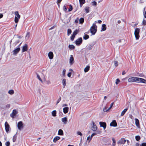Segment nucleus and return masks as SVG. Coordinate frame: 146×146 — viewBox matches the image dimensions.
Returning <instances> with one entry per match:
<instances>
[{"label":"nucleus","instance_id":"obj_1","mask_svg":"<svg viewBox=\"0 0 146 146\" xmlns=\"http://www.w3.org/2000/svg\"><path fill=\"white\" fill-rule=\"evenodd\" d=\"M128 81L129 82H140L146 84V80L144 79L136 77L130 78L128 79Z\"/></svg>","mask_w":146,"mask_h":146},{"label":"nucleus","instance_id":"obj_2","mask_svg":"<svg viewBox=\"0 0 146 146\" xmlns=\"http://www.w3.org/2000/svg\"><path fill=\"white\" fill-rule=\"evenodd\" d=\"M96 27H97L95 23L93 24L92 26L90 28V32L92 35H94L96 32L97 29H96Z\"/></svg>","mask_w":146,"mask_h":146},{"label":"nucleus","instance_id":"obj_3","mask_svg":"<svg viewBox=\"0 0 146 146\" xmlns=\"http://www.w3.org/2000/svg\"><path fill=\"white\" fill-rule=\"evenodd\" d=\"M140 32V29L138 28H137L135 29L134 32V35L136 40L139 39L140 36L139 33Z\"/></svg>","mask_w":146,"mask_h":146},{"label":"nucleus","instance_id":"obj_4","mask_svg":"<svg viewBox=\"0 0 146 146\" xmlns=\"http://www.w3.org/2000/svg\"><path fill=\"white\" fill-rule=\"evenodd\" d=\"M96 41H94L89 44L86 46V50H91L92 49L94 46L96 44Z\"/></svg>","mask_w":146,"mask_h":146},{"label":"nucleus","instance_id":"obj_5","mask_svg":"<svg viewBox=\"0 0 146 146\" xmlns=\"http://www.w3.org/2000/svg\"><path fill=\"white\" fill-rule=\"evenodd\" d=\"M82 39L81 37L75 41V43L77 45H80L82 43Z\"/></svg>","mask_w":146,"mask_h":146},{"label":"nucleus","instance_id":"obj_6","mask_svg":"<svg viewBox=\"0 0 146 146\" xmlns=\"http://www.w3.org/2000/svg\"><path fill=\"white\" fill-rule=\"evenodd\" d=\"M126 141V140L124 138H121L117 142V143L118 144H124Z\"/></svg>","mask_w":146,"mask_h":146},{"label":"nucleus","instance_id":"obj_7","mask_svg":"<svg viewBox=\"0 0 146 146\" xmlns=\"http://www.w3.org/2000/svg\"><path fill=\"white\" fill-rule=\"evenodd\" d=\"M23 123L22 121H19L18 123L17 127L18 129L21 130L23 128Z\"/></svg>","mask_w":146,"mask_h":146},{"label":"nucleus","instance_id":"obj_8","mask_svg":"<svg viewBox=\"0 0 146 146\" xmlns=\"http://www.w3.org/2000/svg\"><path fill=\"white\" fill-rule=\"evenodd\" d=\"M20 48L19 47H18L14 50L13 51L12 53L14 55H15L17 54L20 51Z\"/></svg>","mask_w":146,"mask_h":146},{"label":"nucleus","instance_id":"obj_9","mask_svg":"<svg viewBox=\"0 0 146 146\" xmlns=\"http://www.w3.org/2000/svg\"><path fill=\"white\" fill-rule=\"evenodd\" d=\"M110 125L111 126H113L114 127H116L117 126V124L115 120H113L112 122L110 123Z\"/></svg>","mask_w":146,"mask_h":146},{"label":"nucleus","instance_id":"obj_10","mask_svg":"<svg viewBox=\"0 0 146 146\" xmlns=\"http://www.w3.org/2000/svg\"><path fill=\"white\" fill-rule=\"evenodd\" d=\"M17 113L18 112L16 111V110H13L12 113L10 114V116L11 117L13 118Z\"/></svg>","mask_w":146,"mask_h":146},{"label":"nucleus","instance_id":"obj_11","mask_svg":"<svg viewBox=\"0 0 146 146\" xmlns=\"http://www.w3.org/2000/svg\"><path fill=\"white\" fill-rule=\"evenodd\" d=\"M28 49V45L27 44H25L23 46L22 49V52H24L26 51Z\"/></svg>","mask_w":146,"mask_h":146},{"label":"nucleus","instance_id":"obj_12","mask_svg":"<svg viewBox=\"0 0 146 146\" xmlns=\"http://www.w3.org/2000/svg\"><path fill=\"white\" fill-rule=\"evenodd\" d=\"M5 127L6 131L7 132H8L9 131V128H10L9 125L8 124L7 122H6L5 123Z\"/></svg>","mask_w":146,"mask_h":146},{"label":"nucleus","instance_id":"obj_13","mask_svg":"<svg viewBox=\"0 0 146 146\" xmlns=\"http://www.w3.org/2000/svg\"><path fill=\"white\" fill-rule=\"evenodd\" d=\"M99 124L101 127H103L104 129H105L106 127V124L105 122H100Z\"/></svg>","mask_w":146,"mask_h":146},{"label":"nucleus","instance_id":"obj_14","mask_svg":"<svg viewBox=\"0 0 146 146\" xmlns=\"http://www.w3.org/2000/svg\"><path fill=\"white\" fill-rule=\"evenodd\" d=\"M135 124L136 126L138 128H140L139 120L137 118H135Z\"/></svg>","mask_w":146,"mask_h":146},{"label":"nucleus","instance_id":"obj_15","mask_svg":"<svg viewBox=\"0 0 146 146\" xmlns=\"http://www.w3.org/2000/svg\"><path fill=\"white\" fill-rule=\"evenodd\" d=\"M74 58L72 55H71L70 58L69 63L70 65L74 63Z\"/></svg>","mask_w":146,"mask_h":146},{"label":"nucleus","instance_id":"obj_16","mask_svg":"<svg viewBox=\"0 0 146 146\" xmlns=\"http://www.w3.org/2000/svg\"><path fill=\"white\" fill-rule=\"evenodd\" d=\"M93 125L91 127L92 130L94 131H95L97 130V126L94 122H92Z\"/></svg>","mask_w":146,"mask_h":146},{"label":"nucleus","instance_id":"obj_17","mask_svg":"<svg viewBox=\"0 0 146 146\" xmlns=\"http://www.w3.org/2000/svg\"><path fill=\"white\" fill-rule=\"evenodd\" d=\"M48 56L50 59H52L53 58V54L52 52H49Z\"/></svg>","mask_w":146,"mask_h":146},{"label":"nucleus","instance_id":"obj_18","mask_svg":"<svg viewBox=\"0 0 146 146\" xmlns=\"http://www.w3.org/2000/svg\"><path fill=\"white\" fill-rule=\"evenodd\" d=\"M69 110V108L68 107H66L63 108V111L65 114L67 113Z\"/></svg>","mask_w":146,"mask_h":146},{"label":"nucleus","instance_id":"obj_19","mask_svg":"<svg viewBox=\"0 0 146 146\" xmlns=\"http://www.w3.org/2000/svg\"><path fill=\"white\" fill-rule=\"evenodd\" d=\"M61 121L62 122L64 123V124L67 123V117H66L64 118H62Z\"/></svg>","mask_w":146,"mask_h":146},{"label":"nucleus","instance_id":"obj_20","mask_svg":"<svg viewBox=\"0 0 146 146\" xmlns=\"http://www.w3.org/2000/svg\"><path fill=\"white\" fill-rule=\"evenodd\" d=\"M106 25L105 24H103L102 25V29L101 30V31H104L106 30Z\"/></svg>","mask_w":146,"mask_h":146},{"label":"nucleus","instance_id":"obj_21","mask_svg":"<svg viewBox=\"0 0 146 146\" xmlns=\"http://www.w3.org/2000/svg\"><path fill=\"white\" fill-rule=\"evenodd\" d=\"M58 135H63L64 133L63 130L61 129H60L58 131Z\"/></svg>","mask_w":146,"mask_h":146},{"label":"nucleus","instance_id":"obj_22","mask_svg":"<svg viewBox=\"0 0 146 146\" xmlns=\"http://www.w3.org/2000/svg\"><path fill=\"white\" fill-rule=\"evenodd\" d=\"M128 110V108L124 109L121 112V116H123Z\"/></svg>","mask_w":146,"mask_h":146},{"label":"nucleus","instance_id":"obj_23","mask_svg":"<svg viewBox=\"0 0 146 146\" xmlns=\"http://www.w3.org/2000/svg\"><path fill=\"white\" fill-rule=\"evenodd\" d=\"M15 17L18 18L19 19H20V15H19L18 11H15Z\"/></svg>","mask_w":146,"mask_h":146},{"label":"nucleus","instance_id":"obj_24","mask_svg":"<svg viewBox=\"0 0 146 146\" xmlns=\"http://www.w3.org/2000/svg\"><path fill=\"white\" fill-rule=\"evenodd\" d=\"M60 138V137L59 136H56L53 139V142L54 143L56 142L59 140Z\"/></svg>","mask_w":146,"mask_h":146},{"label":"nucleus","instance_id":"obj_25","mask_svg":"<svg viewBox=\"0 0 146 146\" xmlns=\"http://www.w3.org/2000/svg\"><path fill=\"white\" fill-rule=\"evenodd\" d=\"M79 1L81 7L85 3V0H79Z\"/></svg>","mask_w":146,"mask_h":146},{"label":"nucleus","instance_id":"obj_26","mask_svg":"<svg viewBox=\"0 0 146 146\" xmlns=\"http://www.w3.org/2000/svg\"><path fill=\"white\" fill-rule=\"evenodd\" d=\"M90 67L89 66H87L84 68V71L85 72H88L90 69Z\"/></svg>","mask_w":146,"mask_h":146},{"label":"nucleus","instance_id":"obj_27","mask_svg":"<svg viewBox=\"0 0 146 146\" xmlns=\"http://www.w3.org/2000/svg\"><path fill=\"white\" fill-rule=\"evenodd\" d=\"M62 84L63 85V88H64L66 84V80L65 79H63L62 80Z\"/></svg>","mask_w":146,"mask_h":146},{"label":"nucleus","instance_id":"obj_28","mask_svg":"<svg viewBox=\"0 0 146 146\" xmlns=\"http://www.w3.org/2000/svg\"><path fill=\"white\" fill-rule=\"evenodd\" d=\"M52 115L53 116L55 117L56 115V110H54L52 112Z\"/></svg>","mask_w":146,"mask_h":146},{"label":"nucleus","instance_id":"obj_29","mask_svg":"<svg viewBox=\"0 0 146 146\" xmlns=\"http://www.w3.org/2000/svg\"><path fill=\"white\" fill-rule=\"evenodd\" d=\"M79 32V30L76 29L73 32L72 34L75 36Z\"/></svg>","mask_w":146,"mask_h":146},{"label":"nucleus","instance_id":"obj_30","mask_svg":"<svg viewBox=\"0 0 146 146\" xmlns=\"http://www.w3.org/2000/svg\"><path fill=\"white\" fill-rule=\"evenodd\" d=\"M17 135L16 134H15L13 137V142H15L17 139Z\"/></svg>","mask_w":146,"mask_h":146},{"label":"nucleus","instance_id":"obj_31","mask_svg":"<svg viewBox=\"0 0 146 146\" xmlns=\"http://www.w3.org/2000/svg\"><path fill=\"white\" fill-rule=\"evenodd\" d=\"M70 50L74 49L75 48V46L73 45H70L68 46Z\"/></svg>","mask_w":146,"mask_h":146},{"label":"nucleus","instance_id":"obj_32","mask_svg":"<svg viewBox=\"0 0 146 146\" xmlns=\"http://www.w3.org/2000/svg\"><path fill=\"white\" fill-rule=\"evenodd\" d=\"M84 19L83 18H80V19L79 20V22L80 23L82 24L84 22Z\"/></svg>","mask_w":146,"mask_h":146},{"label":"nucleus","instance_id":"obj_33","mask_svg":"<svg viewBox=\"0 0 146 146\" xmlns=\"http://www.w3.org/2000/svg\"><path fill=\"white\" fill-rule=\"evenodd\" d=\"M84 39L86 40L89 38V36L87 35H84L83 37Z\"/></svg>","mask_w":146,"mask_h":146},{"label":"nucleus","instance_id":"obj_34","mask_svg":"<svg viewBox=\"0 0 146 146\" xmlns=\"http://www.w3.org/2000/svg\"><path fill=\"white\" fill-rule=\"evenodd\" d=\"M8 93L11 95H12L14 93V91L13 90H10L8 91Z\"/></svg>","mask_w":146,"mask_h":146},{"label":"nucleus","instance_id":"obj_35","mask_svg":"<svg viewBox=\"0 0 146 146\" xmlns=\"http://www.w3.org/2000/svg\"><path fill=\"white\" fill-rule=\"evenodd\" d=\"M72 33L71 30L70 29H68L67 30V35L69 36Z\"/></svg>","mask_w":146,"mask_h":146},{"label":"nucleus","instance_id":"obj_36","mask_svg":"<svg viewBox=\"0 0 146 146\" xmlns=\"http://www.w3.org/2000/svg\"><path fill=\"white\" fill-rule=\"evenodd\" d=\"M19 19H19L18 18L16 17H15L14 20L15 23H17L18 22Z\"/></svg>","mask_w":146,"mask_h":146},{"label":"nucleus","instance_id":"obj_37","mask_svg":"<svg viewBox=\"0 0 146 146\" xmlns=\"http://www.w3.org/2000/svg\"><path fill=\"white\" fill-rule=\"evenodd\" d=\"M135 138L137 141H139L140 139L141 138L139 135H137L135 136Z\"/></svg>","mask_w":146,"mask_h":146},{"label":"nucleus","instance_id":"obj_38","mask_svg":"<svg viewBox=\"0 0 146 146\" xmlns=\"http://www.w3.org/2000/svg\"><path fill=\"white\" fill-rule=\"evenodd\" d=\"M37 78H38V79L40 81H41L42 83V80L41 79V78H40V76L39 74H37Z\"/></svg>","mask_w":146,"mask_h":146},{"label":"nucleus","instance_id":"obj_39","mask_svg":"<svg viewBox=\"0 0 146 146\" xmlns=\"http://www.w3.org/2000/svg\"><path fill=\"white\" fill-rule=\"evenodd\" d=\"M89 7H87L85 8V10L86 13H88L89 12Z\"/></svg>","mask_w":146,"mask_h":146},{"label":"nucleus","instance_id":"obj_40","mask_svg":"<svg viewBox=\"0 0 146 146\" xmlns=\"http://www.w3.org/2000/svg\"><path fill=\"white\" fill-rule=\"evenodd\" d=\"M75 36L72 34L70 37V40H71L72 41H73Z\"/></svg>","mask_w":146,"mask_h":146},{"label":"nucleus","instance_id":"obj_41","mask_svg":"<svg viewBox=\"0 0 146 146\" xmlns=\"http://www.w3.org/2000/svg\"><path fill=\"white\" fill-rule=\"evenodd\" d=\"M114 64L115 67L117 66L118 65V62L117 61H115L114 62Z\"/></svg>","mask_w":146,"mask_h":146},{"label":"nucleus","instance_id":"obj_42","mask_svg":"<svg viewBox=\"0 0 146 146\" xmlns=\"http://www.w3.org/2000/svg\"><path fill=\"white\" fill-rule=\"evenodd\" d=\"M120 82V80L119 79H118V78L116 80L115 84L116 85H117Z\"/></svg>","mask_w":146,"mask_h":146},{"label":"nucleus","instance_id":"obj_43","mask_svg":"<svg viewBox=\"0 0 146 146\" xmlns=\"http://www.w3.org/2000/svg\"><path fill=\"white\" fill-rule=\"evenodd\" d=\"M142 24L143 25H146V21L143 19V21Z\"/></svg>","mask_w":146,"mask_h":146},{"label":"nucleus","instance_id":"obj_44","mask_svg":"<svg viewBox=\"0 0 146 146\" xmlns=\"http://www.w3.org/2000/svg\"><path fill=\"white\" fill-rule=\"evenodd\" d=\"M66 70L65 69H64L63 70V71L62 72V75H63V76H64V77H65V72H66Z\"/></svg>","mask_w":146,"mask_h":146},{"label":"nucleus","instance_id":"obj_45","mask_svg":"<svg viewBox=\"0 0 146 146\" xmlns=\"http://www.w3.org/2000/svg\"><path fill=\"white\" fill-rule=\"evenodd\" d=\"M5 145L6 146H9L10 145V143L9 141H7L5 143Z\"/></svg>","mask_w":146,"mask_h":146},{"label":"nucleus","instance_id":"obj_46","mask_svg":"<svg viewBox=\"0 0 146 146\" xmlns=\"http://www.w3.org/2000/svg\"><path fill=\"white\" fill-rule=\"evenodd\" d=\"M106 108H107L106 107H104L103 109V111L104 112H107V111H109V110H108V109H106Z\"/></svg>","mask_w":146,"mask_h":146},{"label":"nucleus","instance_id":"obj_47","mask_svg":"<svg viewBox=\"0 0 146 146\" xmlns=\"http://www.w3.org/2000/svg\"><path fill=\"white\" fill-rule=\"evenodd\" d=\"M113 102L112 103H111L110 107L108 109V110H110L113 104Z\"/></svg>","mask_w":146,"mask_h":146},{"label":"nucleus","instance_id":"obj_48","mask_svg":"<svg viewBox=\"0 0 146 146\" xmlns=\"http://www.w3.org/2000/svg\"><path fill=\"white\" fill-rule=\"evenodd\" d=\"M61 97H60L59 99L57 100V101L56 105L58 104L59 102L61 100Z\"/></svg>","mask_w":146,"mask_h":146},{"label":"nucleus","instance_id":"obj_49","mask_svg":"<svg viewBox=\"0 0 146 146\" xmlns=\"http://www.w3.org/2000/svg\"><path fill=\"white\" fill-rule=\"evenodd\" d=\"M77 134L78 135H80L81 136H82V134L80 131H78L77 132Z\"/></svg>","mask_w":146,"mask_h":146},{"label":"nucleus","instance_id":"obj_50","mask_svg":"<svg viewBox=\"0 0 146 146\" xmlns=\"http://www.w3.org/2000/svg\"><path fill=\"white\" fill-rule=\"evenodd\" d=\"M92 3L93 5L96 6L97 5V3L95 1H94Z\"/></svg>","mask_w":146,"mask_h":146},{"label":"nucleus","instance_id":"obj_51","mask_svg":"<svg viewBox=\"0 0 146 146\" xmlns=\"http://www.w3.org/2000/svg\"><path fill=\"white\" fill-rule=\"evenodd\" d=\"M63 9L64 11H67V9L66 8L65 5H64L63 7Z\"/></svg>","mask_w":146,"mask_h":146},{"label":"nucleus","instance_id":"obj_52","mask_svg":"<svg viewBox=\"0 0 146 146\" xmlns=\"http://www.w3.org/2000/svg\"><path fill=\"white\" fill-rule=\"evenodd\" d=\"M72 5H70V8L68 9V11H72Z\"/></svg>","mask_w":146,"mask_h":146},{"label":"nucleus","instance_id":"obj_53","mask_svg":"<svg viewBox=\"0 0 146 146\" xmlns=\"http://www.w3.org/2000/svg\"><path fill=\"white\" fill-rule=\"evenodd\" d=\"M10 107V104H8L5 107V108H9Z\"/></svg>","mask_w":146,"mask_h":146},{"label":"nucleus","instance_id":"obj_54","mask_svg":"<svg viewBox=\"0 0 146 146\" xmlns=\"http://www.w3.org/2000/svg\"><path fill=\"white\" fill-rule=\"evenodd\" d=\"M140 146H146V143H143L140 145Z\"/></svg>","mask_w":146,"mask_h":146},{"label":"nucleus","instance_id":"obj_55","mask_svg":"<svg viewBox=\"0 0 146 146\" xmlns=\"http://www.w3.org/2000/svg\"><path fill=\"white\" fill-rule=\"evenodd\" d=\"M71 74L72 73L71 72H69L67 74V76L68 77H70L71 75Z\"/></svg>","mask_w":146,"mask_h":146},{"label":"nucleus","instance_id":"obj_56","mask_svg":"<svg viewBox=\"0 0 146 146\" xmlns=\"http://www.w3.org/2000/svg\"><path fill=\"white\" fill-rule=\"evenodd\" d=\"M78 19L77 18L75 20V23H78Z\"/></svg>","mask_w":146,"mask_h":146},{"label":"nucleus","instance_id":"obj_57","mask_svg":"<svg viewBox=\"0 0 146 146\" xmlns=\"http://www.w3.org/2000/svg\"><path fill=\"white\" fill-rule=\"evenodd\" d=\"M96 132V133H97V134H100L101 133V131H100L99 130V131L97 130Z\"/></svg>","mask_w":146,"mask_h":146},{"label":"nucleus","instance_id":"obj_58","mask_svg":"<svg viewBox=\"0 0 146 146\" xmlns=\"http://www.w3.org/2000/svg\"><path fill=\"white\" fill-rule=\"evenodd\" d=\"M19 40H17L15 43V45H16L17 44L19 43Z\"/></svg>","mask_w":146,"mask_h":146},{"label":"nucleus","instance_id":"obj_59","mask_svg":"<svg viewBox=\"0 0 146 146\" xmlns=\"http://www.w3.org/2000/svg\"><path fill=\"white\" fill-rule=\"evenodd\" d=\"M30 35V33L29 32H28L27 33V35L26 36V37H29Z\"/></svg>","mask_w":146,"mask_h":146},{"label":"nucleus","instance_id":"obj_60","mask_svg":"<svg viewBox=\"0 0 146 146\" xmlns=\"http://www.w3.org/2000/svg\"><path fill=\"white\" fill-rule=\"evenodd\" d=\"M112 140L113 141V143H115V139H114V138H112Z\"/></svg>","mask_w":146,"mask_h":146},{"label":"nucleus","instance_id":"obj_61","mask_svg":"<svg viewBox=\"0 0 146 146\" xmlns=\"http://www.w3.org/2000/svg\"><path fill=\"white\" fill-rule=\"evenodd\" d=\"M3 17V15L1 13H0V19L2 18Z\"/></svg>","mask_w":146,"mask_h":146},{"label":"nucleus","instance_id":"obj_62","mask_svg":"<svg viewBox=\"0 0 146 146\" xmlns=\"http://www.w3.org/2000/svg\"><path fill=\"white\" fill-rule=\"evenodd\" d=\"M93 136V135H92V134L91 135V137H90V140L89 141V142H90L92 139V137Z\"/></svg>","mask_w":146,"mask_h":146},{"label":"nucleus","instance_id":"obj_63","mask_svg":"<svg viewBox=\"0 0 146 146\" xmlns=\"http://www.w3.org/2000/svg\"><path fill=\"white\" fill-rule=\"evenodd\" d=\"M144 17L146 18V11H145L144 14Z\"/></svg>","mask_w":146,"mask_h":146},{"label":"nucleus","instance_id":"obj_64","mask_svg":"<svg viewBox=\"0 0 146 146\" xmlns=\"http://www.w3.org/2000/svg\"><path fill=\"white\" fill-rule=\"evenodd\" d=\"M98 23H99V24H100V23H102V21H101V20H98Z\"/></svg>","mask_w":146,"mask_h":146}]
</instances>
